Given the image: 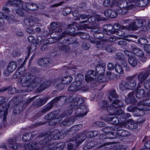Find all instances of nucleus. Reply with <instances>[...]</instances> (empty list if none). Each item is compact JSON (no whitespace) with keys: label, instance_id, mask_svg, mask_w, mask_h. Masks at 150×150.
I'll use <instances>...</instances> for the list:
<instances>
[{"label":"nucleus","instance_id":"f257e3e1","mask_svg":"<svg viewBox=\"0 0 150 150\" xmlns=\"http://www.w3.org/2000/svg\"><path fill=\"white\" fill-rule=\"evenodd\" d=\"M108 98L109 101L112 103V104L106 110L111 115H120L124 112V111L120 108L123 107L124 103L118 99L112 100L110 96L108 97Z\"/></svg>","mask_w":150,"mask_h":150},{"label":"nucleus","instance_id":"f03ea898","mask_svg":"<svg viewBox=\"0 0 150 150\" xmlns=\"http://www.w3.org/2000/svg\"><path fill=\"white\" fill-rule=\"evenodd\" d=\"M100 134V132L98 131H94L92 132H89L85 130L79 134H77L74 137L70 139V141H75L76 145L78 146L85 140L88 135L90 137H91V134L93 137H95Z\"/></svg>","mask_w":150,"mask_h":150},{"label":"nucleus","instance_id":"7ed1b4c3","mask_svg":"<svg viewBox=\"0 0 150 150\" xmlns=\"http://www.w3.org/2000/svg\"><path fill=\"white\" fill-rule=\"evenodd\" d=\"M150 75V70L148 69H144L143 71L141 72L137 76V79L140 83H144V88L150 91V78L146 79Z\"/></svg>","mask_w":150,"mask_h":150},{"label":"nucleus","instance_id":"20e7f679","mask_svg":"<svg viewBox=\"0 0 150 150\" xmlns=\"http://www.w3.org/2000/svg\"><path fill=\"white\" fill-rule=\"evenodd\" d=\"M74 26H75L78 28L81 29L76 22H74L72 24L69 25L68 27L66 30V31L62 32L59 38L54 37V38H50L49 40V43L55 42V41L54 40V39L55 40H61L62 38L66 36L67 35H71L72 33L74 32L76 30V28Z\"/></svg>","mask_w":150,"mask_h":150},{"label":"nucleus","instance_id":"39448f33","mask_svg":"<svg viewBox=\"0 0 150 150\" xmlns=\"http://www.w3.org/2000/svg\"><path fill=\"white\" fill-rule=\"evenodd\" d=\"M91 42L95 44L96 47L101 49L103 50H106L108 52H112L116 50V48L112 47V45H107L106 43L103 41H95L91 40Z\"/></svg>","mask_w":150,"mask_h":150},{"label":"nucleus","instance_id":"423d86ee","mask_svg":"<svg viewBox=\"0 0 150 150\" xmlns=\"http://www.w3.org/2000/svg\"><path fill=\"white\" fill-rule=\"evenodd\" d=\"M44 80V78L42 76H35L34 78L30 81L31 85L28 87H26V89L28 92L33 91L38 86V83Z\"/></svg>","mask_w":150,"mask_h":150},{"label":"nucleus","instance_id":"0eeeda50","mask_svg":"<svg viewBox=\"0 0 150 150\" xmlns=\"http://www.w3.org/2000/svg\"><path fill=\"white\" fill-rule=\"evenodd\" d=\"M59 104V96L56 97L52 100L49 103L47 104L39 113L41 114L40 116L42 115L47 112L48 111L53 107L54 104Z\"/></svg>","mask_w":150,"mask_h":150},{"label":"nucleus","instance_id":"6e6552de","mask_svg":"<svg viewBox=\"0 0 150 150\" xmlns=\"http://www.w3.org/2000/svg\"><path fill=\"white\" fill-rule=\"evenodd\" d=\"M137 108L140 110L148 111L150 110V99L139 102L137 103Z\"/></svg>","mask_w":150,"mask_h":150},{"label":"nucleus","instance_id":"1a4fd4ad","mask_svg":"<svg viewBox=\"0 0 150 150\" xmlns=\"http://www.w3.org/2000/svg\"><path fill=\"white\" fill-rule=\"evenodd\" d=\"M137 85L136 80L134 78V76L129 77L128 80L124 85L125 88L127 89L132 90L135 88Z\"/></svg>","mask_w":150,"mask_h":150},{"label":"nucleus","instance_id":"9d476101","mask_svg":"<svg viewBox=\"0 0 150 150\" xmlns=\"http://www.w3.org/2000/svg\"><path fill=\"white\" fill-rule=\"evenodd\" d=\"M88 112L87 107L84 105L80 106L76 108L75 114L76 117H83L86 115Z\"/></svg>","mask_w":150,"mask_h":150},{"label":"nucleus","instance_id":"9b49d317","mask_svg":"<svg viewBox=\"0 0 150 150\" xmlns=\"http://www.w3.org/2000/svg\"><path fill=\"white\" fill-rule=\"evenodd\" d=\"M9 105V104H2L0 105V117H3L4 121L6 120Z\"/></svg>","mask_w":150,"mask_h":150},{"label":"nucleus","instance_id":"f8f14e48","mask_svg":"<svg viewBox=\"0 0 150 150\" xmlns=\"http://www.w3.org/2000/svg\"><path fill=\"white\" fill-rule=\"evenodd\" d=\"M115 130L117 131L116 134H118V136L126 137L129 136L130 134L129 132L127 130L122 129L121 127L119 126L116 125L115 126Z\"/></svg>","mask_w":150,"mask_h":150},{"label":"nucleus","instance_id":"ddd939ff","mask_svg":"<svg viewBox=\"0 0 150 150\" xmlns=\"http://www.w3.org/2000/svg\"><path fill=\"white\" fill-rule=\"evenodd\" d=\"M64 146V142L54 143L49 145L48 148L50 150H62Z\"/></svg>","mask_w":150,"mask_h":150},{"label":"nucleus","instance_id":"4468645a","mask_svg":"<svg viewBox=\"0 0 150 150\" xmlns=\"http://www.w3.org/2000/svg\"><path fill=\"white\" fill-rule=\"evenodd\" d=\"M51 61L50 59L49 58H41L38 60V64L40 67H46L49 65Z\"/></svg>","mask_w":150,"mask_h":150},{"label":"nucleus","instance_id":"2eb2a0df","mask_svg":"<svg viewBox=\"0 0 150 150\" xmlns=\"http://www.w3.org/2000/svg\"><path fill=\"white\" fill-rule=\"evenodd\" d=\"M11 6L13 7H16L17 6V5L16 4V3L13 2L10 0L8 1L2 7V11L6 13H8L10 12L11 11L6 6L9 7Z\"/></svg>","mask_w":150,"mask_h":150},{"label":"nucleus","instance_id":"dca6fc26","mask_svg":"<svg viewBox=\"0 0 150 150\" xmlns=\"http://www.w3.org/2000/svg\"><path fill=\"white\" fill-rule=\"evenodd\" d=\"M18 82L20 83L22 86L25 87L24 90L27 92H29L26 89V87H28L31 85L30 81L29 82L23 76H21L18 79Z\"/></svg>","mask_w":150,"mask_h":150},{"label":"nucleus","instance_id":"f3484780","mask_svg":"<svg viewBox=\"0 0 150 150\" xmlns=\"http://www.w3.org/2000/svg\"><path fill=\"white\" fill-rule=\"evenodd\" d=\"M105 16L107 17L114 18L117 16V13L114 9L106 10L104 12Z\"/></svg>","mask_w":150,"mask_h":150},{"label":"nucleus","instance_id":"a211bd4d","mask_svg":"<svg viewBox=\"0 0 150 150\" xmlns=\"http://www.w3.org/2000/svg\"><path fill=\"white\" fill-rule=\"evenodd\" d=\"M131 48L133 53L139 57L144 56V52L141 49L134 45H131Z\"/></svg>","mask_w":150,"mask_h":150},{"label":"nucleus","instance_id":"6ab92c4d","mask_svg":"<svg viewBox=\"0 0 150 150\" xmlns=\"http://www.w3.org/2000/svg\"><path fill=\"white\" fill-rule=\"evenodd\" d=\"M96 74L93 70L88 71L85 75V80L87 82H91L94 80L93 77L96 76Z\"/></svg>","mask_w":150,"mask_h":150},{"label":"nucleus","instance_id":"aec40b11","mask_svg":"<svg viewBox=\"0 0 150 150\" xmlns=\"http://www.w3.org/2000/svg\"><path fill=\"white\" fill-rule=\"evenodd\" d=\"M22 2L23 3V4L24 5L25 8H27L29 10L33 11L37 10L38 9V6L35 4L32 3Z\"/></svg>","mask_w":150,"mask_h":150},{"label":"nucleus","instance_id":"412c9836","mask_svg":"<svg viewBox=\"0 0 150 150\" xmlns=\"http://www.w3.org/2000/svg\"><path fill=\"white\" fill-rule=\"evenodd\" d=\"M74 118L73 117H71L63 121L61 123L62 127H64L66 126H69L72 124L75 121Z\"/></svg>","mask_w":150,"mask_h":150},{"label":"nucleus","instance_id":"4be33fe9","mask_svg":"<svg viewBox=\"0 0 150 150\" xmlns=\"http://www.w3.org/2000/svg\"><path fill=\"white\" fill-rule=\"evenodd\" d=\"M84 100L82 98H77L75 99L74 102L70 104V106L72 108H75L78 105L83 103Z\"/></svg>","mask_w":150,"mask_h":150},{"label":"nucleus","instance_id":"5701e85b","mask_svg":"<svg viewBox=\"0 0 150 150\" xmlns=\"http://www.w3.org/2000/svg\"><path fill=\"white\" fill-rule=\"evenodd\" d=\"M8 145L10 148L14 150L17 149L18 147L16 139H9L8 141Z\"/></svg>","mask_w":150,"mask_h":150},{"label":"nucleus","instance_id":"b1692460","mask_svg":"<svg viewBox=\"0 0 150 150\" xmlns=\"http://www.w3.org/2000/svg\"><path fill=\"white\" fill-rule=\"evenodd\" d=\"M131 21L130 23H129L128 25L123 26V28L128 30H137L136 24H135L134 20H132Z\"/></svg>","mask_w":150,"mask_h":150},{"label":"nucleus","instance_id":"393cba45","mask_svg":"<svg viewBox=\"0 0 150 150\" xmlns=\"http://www.w3.org/2000/svg\"><path fill=\"white\" fill-rule=\"evenodd\" d=\"M104 120L105 121H110L114 125L117 124L119 122V119L117 116L111 117L110 116H106L104 118Z\"/></svg>","mask_w":150,"mask_h":150},{"label":"nucleus","instance_id":"a878e982","mask_svg":"<svg viewBox=\"0 0 150 150\" xmlns=\"http://www.w3.org/2000/svg\"><path fill=\"white\" fill-rule=\"evenodd\" d=\"M50 81H46L42 83L37 89V91L40 93L47 88L50 85Z\"/></svg>","mask_w":150,"mask_h":150},{"label":"nucleus","instance_id":"bb28decb","mask_svg":"<svg viewBox=\"0 0 150 150\" xmlns=\"http://www.w3.org/2000/svg\"><path fill=\"white\" fill-rule=\"evenodd\" d=\"M135 3L136 5L140 7L146 6L149 3V0H132Z\"/></svg>","mask_w":150,"mask_h":150},{"label":"nucleus","instance_id":"cd10ccee","mask_svg":"<svg viewBox=\"0 0 150 150\" xmlns=\"http://www.w3.org/2000/svg\"><path fill=\"white\" fill-rule=\"evenodd\" d=\"M36 19L32 18H27L24 19V22L25 24L30 26H34L35 22L36 21Z\"/></svg>","mask_w":150,"mask_h":150},{"label":"nucleus","instance_id":"c85d7f7f","mask_svg":"<svg viewBox=\"0 0 150 150\" xmlns=\"http://www.w3.org/2000/svg\"><path fill=\"white\" fill-rule=\"evenodd\" d=\"M136 96L138 99H141L146 96V92L144 90L142 89L136 90Z\"/></svg>","mask_w":150,"mask_h":150},{"label":"nucleus","instance_id":"c756f323","mask_svg":"<svg viewBox=\"0 0 150 150\" xmlns=\"http://www.w3.org/2000/svg\"><path fill=\"white\" fill-rule=\"evenodd\" d=\"M49 99V98L48 97H44L38 100L36 103H35V106L37 107H39L42 106L47 102Z\"/></svg>","mask_w":150,"mask_h":150},{"label":"nucleus","instance_id":"7c9ffc66","mask_svg":"<svg viewBox=\"0 0 150 150\" xmlns=\"http://www.w3.org/2000/svg\"><path fill=\"white\" fill-rule=\"evenodd\" d=\"M129 64L132 67H135L137 65V61L135 56H129L128 58Z\"/></svg>","mask_w":150,"mask_h":150},{"label":"nucleus","instance_id":"2f4dec72","mask_svg":"<svg viewBox=\"0 0 150 150\" xmlns=\"http://www.w3.org/2000/svg\"><path fill=\"white\" fill-rule=\"evenodd\" d=\"M21 4H22V6L21 5V4L20 5V6H19V4H16L17 5V6H16L15 7H20V8L19 9H17L16 10V12L17 14H18V15H20V16H23L24 14V11H25L24 10V9H25V7L24 5L23 4L22 2H21Z\"/></svg>","mask_w":150,"mask_h":150},{"label":"nucleus","instance_id":"473e14b6","mask_svg":"<svg viewBox=\"0 0 150 150\" xmlns=\"http://www.w3.org/2000/svg\"><path fill=\"white\" fill-rule=\"evenodd\" d=\"M97 30L98 29H97L92 27L90 31L91 32L95 33L93 34V35L95 38L98 39H100V38H103L104 35L103 33L98 32Z\"/></svg>","mask_w":150,"mask_h":150},{"label":"nucleus","instance_id":"72a5a7b5","mask_svg":"<svg viewBox=\"0 0 150 150\" xmlns=\"http://www.w3.org/2000/svg\"><path fill=\"white\" fill-rule=\"evenodd\" d=\"M17 66L16 62L14 61H12L8 64L7 68L13 72L17 68Z\"/></svg>","mask_w":150,"mask_h":150},{"label":"nucleus","instance_id":"f704fd0d","mask_svg":"<svg viewBox=\"0 0 150 150\" xmlns=\"http://www.w3.org/2000/svg\"><path fill=\"white\" fill-rule=\"evenodd\" d=\"M96 70L97 73L99 75H103L105 71L104 67L100 65H98L96 66Z\"/></svg>","mask_w":150,"mask_h":150},{"label":"nucleus","instance_id":"c9c22d12","mask_svg":"<svg viewBox=\"0 0 150 150\" xmlns=\"http://www.w3.org/2000/svg\"><path fill=\"white\" fill-rule=\"evenodd\" d=\"M52 134L54 137H57V139H61L63 137V132H60L59 130L55 129L52 132Z\"/></svg>","mask_w":150,"mask_h":150},{"label":"nucleus","instance_id":"e433bc0d","mask_svg":"<svg viewBox=\"0 0 150 150\" xmlns=\"http://www.w3.org/2000/svg\"><path fill=\"white\" fill-rule=\"evenodd\" d=\"M72 80V77L69 75L63 77L61 80V82L64 84H67L70 83Z\"/></svg>","mask_w":150,"mask_h":150},{"label":"nucleus","instance_id":"4c0bfd02","mask_svg":"<svg viewBox=\"0 0 150 150\" xmlns=\"http://www.w3.org/2000/svg\"><path fill=\"white\" fill-rule=\"evenodd\" d=\"M116 125L110 127H107L102 129V131L105 133H110L113 131H115V128Z\"/></svg>","mask_w":150,"mask_h":150},{"label":"nucleus","instance_id":"58836bf2","mask_svg":"<svg viewBox=\"0 0 150 150\" xmlns=\"http://www.w3.org/2000/svg\"><path fill=\"white\" fill-rule=\"evenodd\" d=\"M128 127L130 129H136L137 127V124L134 122V121L132 120H129L128 121Z\"/></svg>","mask_w":150,"mask_h":150},{"label":"nucleus","instance_id":"ea45409f","mask_svg":"<svg viewBox=\"0 0 150 150\" xmlns=\"http://www.w3.org/2000/svg\"><path fill=\"white\" fill-rule=\"evenodd\" d=\"M86 143H87L91 148L97 144V143L96 141L92 139V138L91 137L88 138V139H87Z\"/></svg>","mask_w":150,"mask_h":150},{"label":"nucleus","instance_id":"a19ab883","mask_svg":"<svg viewBox=\"0 0 150 150\" xmlns=\"http://www.w3.org/2000/svg\"><path fill=\"white\" fill-rule=\"evenodd\" d=\"M137 29L138 28H140L143 26L145 22V20L144 19H136L134 20Z\"/></svg>","mask_w":150,"mask_h":150},{"label":"nucleus","instance_id":"79ce46f5","mask_svg":"<svg viewBox=\"0 0 150 150\" xmlns=\"http://www.w3.org/2000/svg\"><path fill=\"white\" fill-rule=\"evenodd\" d=\"M99 107L101 109H104L108 105V102L107 101L101 100L98 103Z\"/></svg>","mask_w":150,"mask_h":150},{"label":"nucleus","instance_id":"37998d69","mask_svg":"<svg viewBox=\"0 0 150 150\" xmlns=\"http://www.w3.org/2000/svg\"><path fill=\"white\" fill-rule=\"evenodd\" d=\"M115 71L117 73L122 74L124 73V69L122 66L119 64H116L115 66Z\"/></svg>","mask_w":150,"mask_h":150},{"label":"nucleus","instance_id":"c03bdc74","mask_svg":"<svg viewBox=\"0 0 150 150\" xmlns=\"http://www.w3.org/2000/svg\"><path fill=\"white\" fill-rule=\"evenodd\" d=\"M50 30L52 31H58L59 28V25L56 22H53L50 24Z\"/></svg>","mask_w":150,"mask_h":150},{"label":"nucleus","instance_id":"a18cd8bd","mask_svg":"<svg viewBox=\"0 0 150 150\" xmlns=\"http://www.w3.org/2000/svg\"><path fill=\"white\" fill-rule=\"evenodd\" d=\"M23 108L22 107L18 104L15 105L13 109V112L14 113L16 114H18L20 113V112L22 110Z\"/></svg>","mask_w":150,"mask_h":150},{"label":"nucleus","instance_id":"49530a36","mask_svg":"<svg viewBox=\"0 0 150 150\" xmlns=\"http://www.w3.org/2000/svg\"><path fill=\"white\" fill-rule=\"evenodd\" d=\"M112 135H113V137L109 136V134H108L106 135L105 134H101L99 136V138L100 139H115L116 138L115 135H114L113 134H111Z\"/></svg>","mask_w":150,"mask_h":150},{"label":"nucleus","instance_id":"de8ad7c7","mask_svg":"<svg viewBox=\"0 0 150 150\" xmlns=\"http://www.w3.org/2000/svg\"><path fill=\"white\" fill-rule=\"evenodd\" d=\"M122 7L119 8L117 9V12L120 14L123 15L127 12L128 9L123 5H122Z\"/></svg>","mask_w":150,"mask_h":150},{"label":"nucleus","instance_id":"09e8293b","mask_svg":"<svg viewBox=\"0 0 150 150\" xmlns=\"http://www.w3.org/2000/svg\"><path fill=\"white\" fill-rule=\"evenodd\" d=\"M72 40V39L70 38L69 39H64V41H63V43H66L68 44H73L74 45H75V46H76V44L78 45L79 44V42L78 41H71V40Z\"/></svg>","mask_w":150,"mask_h":150},{"label":"nucleus","instance_id":"8fccbe9b","mask_svg":"<svg viewBox=\"0 0 150 150\" xmlns=\"http://www.w3.org/2000/svg\"><path fill=\"white\" fill-rule=\"evenodd\" d=\"M97 20L96 17L94 16H90L88 18L87 20L81 22V23H86L87 22V21L89 23H94Z\"/></svg>","mask_w":150,"mask_h":150},{"label":"nucleus","instance_id":"3c124183","mask_svg":"<svg viewBox=\"0 0 150 150\" xmlns=\"http://www.w3.org/2000/svg\"><path fill=\"white\" fill-rule=\"evenodd\" d=\"M59 48L62 51L65 52H69L70 49L69 46L63 45L59 46Z\"/></svg>","mask_w":150,"mask_h":150},{"label":"nucleus","instance_id":"603ef678","mask_svg":"<svg viewBox=\"0 0 150 150\" xmlns=\"http://www.w3.org/2000/svg\"><path fill=\"white\" fill-rule=\"evenodd\" d=\"M11 17H12V18H13L14 16L12 15H10L9 16H8L4 15L3 12H0V20L2 18L9 20L11 19Z\"/></svg>","mask_w":150,"mask_h":150},{"label":"nucleus","instance_id":"864d4df0","mask_svg":"<svg viewBox=\"0 0 150 150\" xmlns=\"http://www.w3.org/2000/svg\"><path fill=\"white\" fill-rule=\"evenodd\" d=\"M67 98L65 96H59V104L62 106L67 101Z\"/></svg>","mask_w":150,"mask_h":150},{"label":"nucleus","instance_id":"5fc2aeb1","mask_svg":"<svg viewBox=\"0 0 150 150\" xmlns=\"http://www.w3.org/2000/svg\"><path fill=\"white\" fill-rule=\"evenodd\" d=\"M74 82V85L75 86L76 91H77L79 90H81V88L82 87V82L81 81H76Z\"/></svg>","mask_w":150,"mask_h":150},{"label":"nucleus","instance_id":"6e6d98bb","mask_svg":"<svg viewBox=\"0 0 150 150\" xmlns=\"http://www.w3.org/2000/svg\"><path fill=\"white\" fill-rule=\"evenodd\" d=\"M147 137H144L142 140L143 142H144L146 140L144 144V146L147 149H150V140H147Z\"/></svg>","mask_w":150,"mask_h":150},{"label":"nucleus","instance_id":"4d7b16f0","mask_svg":"<svg viewBox=\"0 0 150 150\" xmlns=\"http://www.w3.org/2000/svg\"><path fill=\"white\" fill-rule=\"evenodd\" d=\"M78 35L83 39H88L89 38V34L83 32H80L78 33Z\"/></svg>","mask_w":150,"mask_h":150},{"label":"nucleus","instance_id":"13d9d810","mask_svg":"<svg viewBox=\"0 0 150 150\" xmlns=\"http://www.w3.org/2000/svg\"><path fill=\"white\" fill-rule=\"evenodd\" d=\"M108 28H107V32L106 33L107 34L110 35L115 33V32L114 31L112 30V29H113L112 25H111L110 24H108Z\"/></svg>","mask_w":150,"mask_h":150},{"label":"nucleus","instance_id":"bf43d9fd","mask_svg":"<svg viewBox=\"0 0 150 150\" xmlns=\"http://www.w3.org/2000/svg\"><path fill=\"white\" fill-rule=\"evenodd\" d=\"M111 7L112 8L117 9V7L122 8V6L120 5L118 3L113 1L111 5Z\"/></svg>","mask_w":150,"mask_h":150},{"label":"nucleus","instance_id":"052dcab7","mask_svg":"<svg viewBox=\"0 0 150 150\" xmlns=\"http://www.w3.org/2000/svg\"><path fill=\"white\" fill-rule=\"evenodd\" d=\"M75 78L76 81H81L84 79V77L83 74L79 73L75 75Z\"/></svg>","mask_w":150,"mask_h":150},{"label":"nucleus","instance_id":"680f3d73","mask_svg":"<svg viewBox=\"0 0 150 150\" xmlns=\"http://www.w3.org/2000/svg\"><path fill=\"white\" fill-rule=\"evenodd\" d=\"M72 11L70 7H66L62 11L64 16H67Z\"/></svg>","mask_w":150,"mask_h":150},{"label":"nucleus","instance_id":"e2e57ef3","mask_svg":"<svg viewBox=\"0 0 150 150\" xmlns=\"http://www.w3.org/2000/svg\"><path fill=\"white\" fill-rule=\"evenodd\" d=\"M109 94L113 98H117L119 97L116 91L115 90L112 89L110 90L109 92Z\"/></svg>","mask_w":150,"mask_h":150},{"label":"nucleus","instance_id":"0e129e2a","mask_svg":"<svg viewBox=\"0 0 150 150\" xmlns=\"http://www.w3.org/2000/svg\"><path fill=\"white\" fill-rule=\"evenodd\" d=\"M124 112L122 113L120 117V120H122V121L125 120L129 118L131 115L129 113H127L125 114H123Z\"/></svg>","mask_w":150,"mask_h":150},{"label":"nucleus","instance_id":"69168bd1","mask_svg":"<svg viewBox=\"0 0 150 150\" xmlns=\"http://www.w3.org/2000/svg\"><path fill=\"white\" fill-rule=\"evenodd\" d=\"M61 120V119L60 118L59 116L58 117H57L54 119H53V120H51L50 125H54L55 124L59 123Z\"/></svg>","mask_w":150,"mask_h":150},{"label":"nucleus","instance_id":"338daca9","mask_svg":"<svg viewBox=\"0 0 150 150\" xmlns=\"http://www.w3.org/2000/svg\"><path fill=\"white\" fill-rule=\"evenodd\" d=\"M74 85V82L71 83L70 86L69 87L68 89L69 91L72 92H76V88L75 86L73 85Z\"/></svg>","mask_w":150,"mask_h":150},{"label":"nucleus","instance_id":"774afa93","mask_svg":"<svg viewBox=\"0 0 150 150\" xmlns=\"http://www.w3.org/2000/svg\"><path fill=\"white\" fill-rule=\"evenodd\" d=\"M17 92V90L14 87L9 88L8 91V93L10 94H16Z\"/></svg>","mask_w":150,"mask_h":150}]
</instances>
